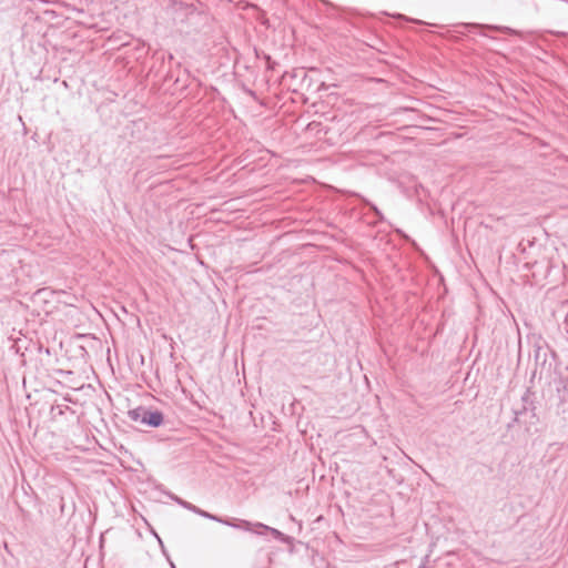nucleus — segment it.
Here are the masks:
<instances>
[{"instance_id":"nucleus-1","label":"nucleus","mask_w":568,"mask_h":568,"mask_svg":"<svg viewBox=\"0 0 568 568\" xmlns=\"http://www.w3.org/2000/svg\"><path fill=\"white\" fill-rule=\"evenodd\" d=\"M131 420L140 422L149 427H160L164 422V416L160 410H152L144 406H139L128 412Z\"/></svg>"},{"instance_id":"nucleus-2","label":"nucleus","mask_w":568,"mask_h":568,"mask_svg":"<svg viewBox=\"0 0 568 568\" xmlns=\"http://www.w3.org/2000/svg\"><path fill=\"white\" fill-rule=\"evenodd\" d=\"M525 415H529V420L531 423L539 422L534 403V393L529 388L523 394L520 406L514 408L515 419H523V416Z\"/></svg>"},{"instance_id":"nucleus-3","label":"nucleus","mask_w":568,"mask_h":568,"mask_svg":"<svg viewBox=\"0 0 568 568\" xmlns=\"http://www.w3.org/2000/svg\"><path fill=\"white\" fill-rule=\"evenodd\" d=\"M219 523L222 525L235 528V529L244 530V531H245V529H251V527H252V521H248L245 519H239V518L220 517Z\"/></svg>"},{"instance_id":"nucleus-4","label":"nucleus","mask_w":568,"mask_h":568,"mask_svg":"<svg viewBox=\"0 0 568 568\" xmlns=\"http://www.w3.org/2000/svg\"><path fill=\"white\" fill-rule=\"evenodd\" d=\"M256 527L258 528H263L264 530H266L268 534H271L276 540H280V541H283V542H287L290 540V537L286 536L285 534H283L282 531H280L278 529L276 528H273V527H270L265 524H258V525H255Z\"/></svg>"},{"instance_id":"nucleus-5","label":"nucleus","mask_w":568,"mask_h":568,"mask_svg":"<svg viewBox=\"0 0 568 568\" xmlns=\"http://www.w3.org/2000/svg\"><path fill=\"white\" fill-rule=\"evenodd\" d=\"M534 358L537 364L541 363L544 365L547 362V352L540 343L534 344Z\"/></svg>"},{"instance_id":"nucleus-6","label":"nucleus","mask_w":568,"mask_h":568,"mask_svg":"<svg viewBox=\"0 0 568 568\" xmlns=\"http://www.w3.org/2000/svg\"><path fill=\"white\" fill-rule=\"evenodd\" d=\"M514 423H517L519 425L525 426L526 430L529 432V433L531 432L532 427H536V425L538 424V423H531L529 420V415L523 416V419H515L514 418Z\"/></svg>"},{"instance_id":"nucleus-7","label":"nucleus","mask_w":568,"mask_h":568,"mask_svg":"<svg viewBox=\"0 0 568 568\" xmlns=\"http://www.w3.org/2000/svg\"><path fill=\"white\" fill-rule=\"evenodd\" d=\"M258 524H260L258 521H256V523H252V527H251V529H245V531H250V532L255 534V535H257V536H264V535H266V534H267V531H266V530H264L263 528H258V527H256V526H255V525H258Z\"/></svg>"},{"instance_id":"nucleus-8","label":"nucleus","mask_w":568,"mask_h":568,"mask_svg":"<svg viewBox=\"0 0 568 568\" xmlns=\"http://www.w3.org/2000/svg\"><path fill=\"white\" fill-rule=\"evenodd\" d=\"M485 28H488V29H494V30H499L504 33H508V34H515L516 31L513 30L511 28L509 27H494V26H486Z\"/></svg>"},{"instance_id":"nucleus-9","label":"nucleus","mask_w":568,"mask_h":568,"mask_svg":"<svg viewBox=\"0 0 568 568\" xmlns=\"http://www.w3.org/2000/svg\"><path fill=\"white\" fill-rule=\"evenodd\" d=\"M200 516H201V517H203V518H206V519H210V520L216 521V523H219V520H220V517H219V516L213 515V514H211V513H207V511H205V510H203V509H201Z\"/></svg>"},{"instance_id":"nucleus-10","label":"nucleus","mask_w":568,"mask_h":568,"mask_svg":"<svg viewBox=\"0 0 568 568\" xmlns=\"http://www.w3.org/2000/svg\"><path fill=\"white\" fill-rule=\"evenodd\" d=\"M164 81L165 82L173 81L174 84H179L182 80L179 75L176 78H174L173 73L171 71H169L164 77Z\"/></svg>"},{"instance_id":"nucleus-11","label":"nucleus","mask_w":568,"mask_h":568,"mask_svg":"<svg viewBox=\"0 0 568 568\" xmlns=\"http://www.w3.org/2000/svg\"><path fill=\"white\" fill-rule=\"evenodd\" d=\"M171 498H172V500H174L178 505H180L181 507H183V508H185V509H187V508H189V505L191 504V503H189V501H186V500H184V499H182V498H180V497H178V496H175V495H172V496H171Z\"/></svg>"},{"instance_id":"nucleus-12","label":"nucleus","mask_w":568,"mask_h":568,"mask_svg":"<svg viewBox=\"0 0 568 568\" xmlns=\"http://www.w3.org/2000/svg\"><path fill=\"white\" fill-rule=\"evenodd\" d=\"M368 206L369 209L374 212V214L376 215V217L378 219V221H384V215L383 213L378 210V207L373 204V203H368Z\"/></svg>"},{"instance_id":"nucleus-13","label":"nucleus","mask_w":568,"mask_h":568,"mask_svg":"<svg viewBox=\"0 0 568 568\" xmlns=\"http://www.w3.org/2000/svg\"><path fill=\"white\" fill-rule=\"evenodd\" d=\"M462 28L466 29L467 31H471L473 29L481 28V26L476 23H462Z\"/></svg>"},{"instance_id":"nucleus-14","label":"nucleus","mask_w":568,"mask_h":568,"mask_svg":"<svg viewBox=\"0 0 568 568\" xmlns=\"http://www.w3.org/2000/svg\"><path fill=\"white\" fill-rule=\"evenodd\" d=\"M51 414L53 417H57L58 415L63 414V409L60 406H52L51 407Z\"/></svg>"},{"instance_id":"nucleus-15","label":"nucleus","mask_w":568,"mask_h":568,"mask_svg":"<svg viewBox=\"0 0 568 568\" xmlns=\"http://www.w3.org/2000/svg\"><path fill=\"white\" fill-rule=\"evenodd\" d=\"M187 510H190V511H192V513H194V514H196V515H199V516H200V513H201V508L196 507V506H195V505H193V504H190V505H189Z\"/></svg>"},{"instance_id":"nucleus-16","label":"nucleus","mask_w":568,"mask_h":568,"mask_svg":"<svg viewBox=\"0 0 568 568\" xmlns=\"http://www.w3.org/2000/svg\"><path fill=\"white\" fill-rule=\"evenodd\" d=\"M427 559H428V556H426V557L424 558V561L418 566V568H427V567H426V561H427Z\"/></svg>"},{"instance_id":"nucleus-17","label":"nucleus","mask_w":568,"mask_h":568,"mask_svg":"<svg viewBox=\"0 0 568 568\" xmlns=\"http://www.w3.org/2000/svg\"><path fill=\"white\" fill-rule=\"evenodd\" d=\"M186 81H187V80H183V84H182V87H181L182 89L187 88V83H186Z\"/></svg>"},{"instance_id":"nucleus-18","label":"nucleus","mask_w":568,"mask_h":568,"mask_svg":"<svg viewBox=\"0 0 568 568\" xmlns=\"http://www.w3.org/2000/svg\"><path fill=\"white\" fill-rule=\"evenodd\" d=\"M168 59H169V61H173V60H174L173 54H171V53H170V54L168 55Z\"/></svg>"},{"instance_id":"nucleus-19","label":"nucleus","mask_w":568,"mask_h":568,"mask_svg":"<svg viewBox=\"0 0 568 568\" xmlns=\"http://www.w3.org/2000/svg\"><path fill=\"white\" fill-rule=\"evenodd\" d=\"M184 73L186 74V78L189 79V77H190L189 71H187V70H184Z\"/></svg>"},{"instance_id":"nucleus-20","label":"nucleus","mask_w":568,"mask_h":568,"mask_svg":"<svg viewBox=\"0 0 568 568\" xmlns=\"http://www.w3.org/2000/svg\"><path fill=\"white\" fill-rule=\"evenodd\" d=\"M158 539H159V542L161 544V546H163V544H162V539H160L159 537H158Z\"/></svg>"}]
</instances>
